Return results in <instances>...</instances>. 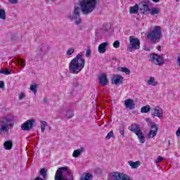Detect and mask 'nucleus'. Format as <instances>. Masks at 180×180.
<instances>
[{
  "instance_id": "nucleus-44",
  "label": "nucleus",
  "mask_w": 180,
  "mask_h": 180,
  "mask_svg": "<svg viewBox=\"0 0 180 180\" xmlns=\"http://www.w3.org/2000/svg\"><path fill=\"white\" fill-rule=\"evenodd\" d=\"M78 85H79V84L77 81L73 82V86H78Z\"/></svg>"
},
{
  "instance_id": "nucleus-1",
  "label": "nucleus",
  "mask_w": 180,
  "mask_h": 180,
  "mask_svg": "<svg viewBox=\"0 0 180 180\" xmlns=\"http://www.w3.org/2000/svg\"><path fill=\"white\" fill-rule=\"evenodd\" d=\"M80 8L75 6L73 11L69 14L68 18L75 20V25H80L82 22L81 19V11L83 15H89L94 12L98 5L99 0H79Z\"/></svg>"
},
{
  "instance_id": "nucleus-29",
  "label": "nucleus",
  "mask_w": 180,
  "mask_h": 180,
  "mask_svg": "<svg viewBox=\"0 0 180 180\" xmlns=\"http://www.w3.org/2000/svg\"><path fill=\"white\" fill-rule=\"evenodd\" d=\"M46 127H47V122L46 121H41V130L42 133H44Z\"/></svg>"
},
{
  "instance_id": "nucleus-49",
  "label": "nucleus",
  "mask_w": 180,
  "mask_h": 180,
  "mask_svg": "<svg viewBox=\"0 0 180 180\" xmlns=\"http://www.w3.org/2000/svg\"><path fill=\"white\" fill-rule=\"evenodd\" d=\"M152 130H155V128H152Z\"/></svg>"
},
{
  "instance_id": "nucleus-32",
  "label": "nucleus",
  "mask_w": 180,
  "mask_h": 180,
  "mask_svg": "<svg viewBox=\"0 0 180 180\" xmlns=\"http://www.w3.org/2000/svg\"><path fill=\"white\" fill-rule=\"evenodd\" d=\"M0 74H4V75H11V72L9 70H0Z\"/></svg>"
},
{
  "instance_id": "nucleus-22",
  "label": "nucleus",
  "mask_w": 180,
  "mask_h": 180,
  "mask_svg": "<svg viewBox=\"0 0 180 180\" xmlns=\"http://www.w3.org/2000/svg\"><path fill=\"white\" fill-rule=\"evenodd\" d=\"M129 165L131 167V168H139L140 167V162H133L131 160L128 161Z\"/></svg>"
},
{
  "instance_id": "nucleus-12",
  "label": "nucleus",
  "mask_w": 180,
  "mask_h": 180,
  "mask_svg": "<svg viewBox=\"0 0 180 180\" xmlns=\"http://www.w3.org/2000/svg\"><path fill=\"white\" fill-rule=\"evenodd\" d=\"M98 84L101 85V86H105L108 84H109V82L108 81V77L106 76V74L103 73L98 77Z\"/></svg>"
},
{
  "instance_id": "nucleus-23",
  "label": "nucleus",
  "mask_w": 180,
  "mask_h": 180,
  "mask_svg": "<svg viewBox=\"0 0 180 180\" xmlns=\"http://www.w3.org/2000/svg\"><path fill=\"white\" fill-rule=\"evenodd\" d=\"M39 175L42 176L43 179H47V169L46 168L41 169Z\"/></svg>"
},
{
  "instance_id": "nucleus-42",
  "label": "nucleus",
  "mask_w": 180,
  "mask_h": 180,
  "mask_svg": "<svg viewBox=\"0 0 180 180\" xmlns=\"http://www.w3.org/2000/svg\"><path fill=\"white\" fill-rule=\"evenodd\" d=\"M176 135L177 136V137L180 136V127L178 128V129L176 132Z\"/></svg>"
},
{
  "instance_id": "nucleus-5",
  "label": "nucleus",
  "mask_w": 180,
  "mask_h": 180,
  "mask_svg": "<svg viewBox=\"0 0 180 180\" xmlns=\"http://www.w3.org/2000/svg\"><path fill=\"white\" fill-rule=\"evenodd\" d=\"M13 127L12 120L8 117L0 119V134L9 132V129Z\"/></svg>"
},
{
  "instance_id": "nucleus-16",
  "label": "nucleus",
  "mask_w": 180,
  "mask_h": 180,
  "mask_svg": "<svg viewBox=\"0 0 180 180\" xmlns=\"http://www.w3.org/2000/svg\"><path fill=\"white\" fill-rule=\"evenodd\" d=\"M124 106L129 109H134V101L131 99H127L124 102Z\"/></svg>"
},
{
  "instance_id": "nucleus-33",
  "label": "nucleus",
  "mask_w": 180,
  "mask_h": 180,
  "mask_svg": "<svg viewBox=\"0 0 180 180\" xmlns=\"http://www.w3.org/2000/svg\"><path fill=\"white\" fill-rule=\"evenodd\" d=\"M160 13V9L158 8H153L150 11V14L154 15H158Z\"/></svg>"
},
{
  "instance_id": "nucleus-20",
  "label": "nucleus",
  "mask_w": 180,
  "mask_h": 180,
  "mask_svg": "<svg viewBox=\"0 0 180 180\" xmlns=\"http://www.w3.org/2000/svg\"><path fill=\"white\" fill-rule=\"evenodd\" d=\"M83 151H84V148H81L80 149L74 150L72 157H74V158H78V157L81 155V153H82Z\"/></svg>"
},
{
  "instance_id": "nucleus-15",
  "label": "nucleus",
  "mask_w": 180,
  "mask_h": 180,
  "mask_svg": "<svg viewBox=\"0 0 180 180\" xmlns=\"http://www.w3.org/2000/svg\"><path fill=\"white\" fill-rule=\"evenodd\" d=\"M108 46H109L108 42H103L101 44L98 46V53H100L101 54H103V53H106V47H108Z\"/></svg>"
},
{
  "instance_id": "nucleus-3",
  "label": "nucleus",
  "mask_w": 180,
  "mask_h": 180,
  "mask_svg": "<svg viewBox=\"0 0 180 180\" xmlns=\"http://www.w3.org/2000/svg\"><path fill=\"white\" fill-rule=\"evenodd\" d=\"M55 180H74V176L68 167H62L56 171Z\"/></svg>"
},
{
  "instance_id": "nucleus-40",
  "label": "nucleus",
  "mask_w": 180,
  "mask_h": 180,
  "mask_svg": "<svg viewBox=\"0 0 180 180\" xmlns=\"http://www.w3.org/2000/svg\"><path fill=\"white\" fill-rule=\"evenodd\" d=\"M164 160V158L159 156L157 159V160L155 161L156 164H158V162H161L162 160Z\"/></svg>"
},
{
  "instance_id": "nucleus-45",
  "label": "nucleus",
  "mask_w": 180,
  "mask_h": 180,
  "mask_svg": "<svg viewBox=\"0 0 180 180\" xmlns=\"http://www.w3.org/2000/svg\"><path fill=\"white\" fill-rule=\"evenodd\" d=\"M34 180H44V179L40 178L39 176L36 177Z\"/></svg>"
},
{
  "instance_id": "nucleus-10",
  "label": "nucleus",
  "mask_w": 180,
  "mask_h": 180,
  "mask_svg": "<svg viewBox=\"0 0 180 180\" xmlns=\"http://www.w3.org/2000/svg\"><path fill=\"white\" fill-rule=\"evenodd\" d=\"M151 129H155V130H150L148 134V139H153L157 136V132L158 131V125L155 122L150 123Z\"/></svg>"
},
{
  "instance_id": "nucleus-27",
  "label": "nucleus",
  "mask_w": 180,
  "mask_h": 180,
  "mask_svg": "<svg viewBox=\"0 0 180 180\" xmlns=\"http://www.w3.org/2000/svg\"><path fill=\"white\" fill-rule=\"evenodd\" d=\"M66 117L68 119H71L74 117V111H72V110H68L66 112Z\"/></svg>"
},
{
  "instance_id": "nucleus-25",
  "label": "nucleus",
  "mask_w": 180,
  "mask_h": 180,
  "mask_svg": "<svg viewBox=\"0 0 180 180\" xmlns=\"http://www.w3.org/2000/svg\"><path fill=\"white\" fill-rule=\"evenodd\" d=\"M16 63L18 65H20L21 67H22V68H25V65H26V64L25 63V60H23L20 58H18L16 59Z\"/></svg>"
},
{
  "instance_id": "nucleus-17",
  "label": "nucleus",
  "mask_w": 180,
  "mask_h": 180,
  "mask_svg": "<svg viewBox=\"0 0 180 180\" xmlns=\"http://www.w3.org/2000/svg\"><path fill=\"white\" fill-rule=\"evenodd\" d=\"M139 6L138 4H135L134 6H131L129 8V13L137 15L139 13Z\"/></svg>"
},
{
  "instance_id": "nucleus-48",
  "label": "nucleus",
  "mask_w": 180,
  "mask_h": 180,
  "mask_svg": "<svg viewBox=\"0 0 180 180\" xmlns=\"http://www.w3.org/2000/svg\"><path fill=\"white\" fill-rule=\"evenodd\" d=\"M158 50L160 51L161 50V46H158Z\"/></svg>"
},
{
  "instance_id": "nucleus-37",
  "label": "nucleus",
  "mask_w": 180,
  "mask_h": 180,
  "mask_svg": "<svg viewBox=\"0 0 180 180\" xmlns=\"http://www.w3.org/2000/svg\"><path fill=\"white\" fill-rule=\"evenodd\" d=\"M73 53H74V48H70L67 51L68 56H72Z\"/></svg>"
},
{
  "instance_id": "nucleus-18",
  "label": "nucleus",
  "mask_w": 180,
  "mask_h": 180,
  "mask_svg": "<svg viewBox=\"0 0 180 180\" xmlns=\"http://www.w3.org/2000/svg\"><path fill=\"white\" fill-rule=\"evenodd\" d=\"M94 176L91 173H84L79 180H92Z\"/></svg>"
},
{
  "instance_id": "nucleus-34",
  "label": "nucleus",
  "mask_w": 180,
  "mask_h": 180,
  "mask_svg": "<svg viewBox=\"0 0 180 180\" xmlns=\"http://www.w3.org/2000/svg\"><path fill=\"white\" fill-rule=\"evenodd\" d=\"M120 134L121 137H124V126L122 125L120 127Z\"/></svg>"
},
{
  "instance_id": "nucleus-28",
  "label": "nucleus",
  "mask_w": 180,
  "mask_h": 180,
  "mask_svg": "<svg viewBox=\"0 0 180 180\" xmlns=\"http://www.w3.org/2000/svg\"><path fill=\"white\" fill-rule=\"evenodd\" d=\"M148 85H152L153 86H155L157 85V83H155V79L154 77H150V79L148 81Z\"/></svg>"
},
{
  "instance_id": "nucleus-31",
  "label": "nucleus",
  "mask_w": 180,
  "mask_h": 180,
  "mask_svg": "<svg viewBox=\"0 0 180 180\" xmlns=\"http://www.w3.org/2000/svg\"><path fill=\"white\" fill-rule=\"evenodd\" d=\"M111 137H115V134L113 133V131H110L107 136H105V140H110Z\"/></svg>"
},
{
  "instance_id": "nucleus-41",
  "label": "nucleus",
  "mask_w": 180,
  "mask_h": 180,
  "mask_svg": "<svg viewBox=\"0 0 180 180\" xmlns=\"http://www.w3.org/2000/svg\"><path fill=\"white\" fill-rule=\"evenodd\" d=\"M25 93H21L20 95H19V99L20 101H22V99H23L25 98Z\"/></svg>"
},
{
  "instance_id": "nucleus-21",
  "label": "nucleus",
  "mask_w": 180,
  "mask_h": 180,
  "mask_svg": "<svg viewBox=\"0 0 180 180\" xmlns=\"http://www.w3.org/2000/svg\"><path fill=\"white\" fill-rule=\"evenodd\" d=\"M49 45L46 44H42L41 45V46L39 47V51L41 53H47V51H49Z\"/></svg>"
},
{
  "instance_id": "nucleus-39",
  "label": "nucleus",
  "mask_w": 180,
  "mask_h": 180,
  "mask_svg": "<svg viewBox=\"0 0 180 180\" xmlns=\"http://www.w3.org/2000/svg\"><path fill=\"white\" fill-rule=\"evenodd\" d=\"M4 88H5V82L0 81V89H4Z\"/></svg>"
},
{
  "instance_id": "nucleus-35",
  "label": "nucleus",
  "mask_w": 180,
  "mask_h": 180,
  "mask_svg": "<svg viewBox=\"0 0 180 180\" xmlns=\"http://www.w3.org/2000/svg\"><path fill=\"white\" fill-rule=\"evenodd\" d=\"M121 71H122V72H125L127 75H129L130 74V70H129L127 68H121Z\"/></svg>"
},
{
  "instance_id": "nucleus-19",
  "label": "nucleus",
  "mask_w": 180,
  "mask_h": 180,
  "mask_svg": "<svg viewBox=\"0 0 180 180\" xmlns=\"http://www.w3.org/2000/svg\"><path fill=\"white\" fill-rule=\"evenodd\" d=\"M4 147L5 150H12V147H13V143H12V141H7L4 143Z\"/></svg>"
},
{
  "instance_id": "nucleus-8",
  "label": "nucleus",
  "mask_w": 180,
  "mask_h": 180,
  "mask_svg": "<svg viewBox=\"0 0 180 180\" xmlns=\"http://www.w3.org/2000/svg\"><path fill=\"white\" fill-rule=\"evenodd\" d=\"M150 61L155 65H162L164 64V57L157 53H151L150 55Z\"/></svg>"
},
{
  "instance_id": "nucleus-43",
  "label": "nucleus",
  "mask_w": 180,
  "mask_h": 180,
  "mask_svg": "<svg viewBox=\"0 0 180 180\" xmlns=\"http://www.w3.org/2000/svg\"><path fill=\"white\" fill-rule=\"evenodd\" d=\"M11 4H18V0H8Z\"/></svg>"
},
{
  "instance_id": "nucleus-4",
  "label": "nucleus",
  "mask_w": 180,
  "mask_h": 180,
  "mask_svg": "<svg viewBox=\"0 0 180 180\" xmlns=\"http://www.w3.org/2000/svg\"><path fill=\"white\" fill-rule=\"evenodd\" d=\"M161 36H162L161 27L160 26H155L152 31L147 34L146 37L152 43H157L161 40Z\"/></svg>"
},
{
  "instance_id": "nucleus-36",
  "label": "nucleus",
  "mask_w": 180,
  "mask_h": 180,
  "mask_svg": "<svg viewBox=\"0 0 180 180\" xmlns=\"http://www.w3.org/2000/svg\"><path fill=\"white\" fill-rule=\"evenodd\" d=\"M113 47H115V49H119V47H120V42L119 41H115L113 43Z\"/></svg>"
},
{
  "instance_id": "nucleus-46",
  "label": "nucleus",
  "mask_w": 180,
  "mask_h": 180,
  "mask_svg": "<svg viewBox=\"0 0 180 180\" xmlns=\"http://www.w3.org/2000/svg\"><path fill=\"white\" fill-rule=\"evenodd\" d=\"M44 103H47L48 101L46 98H43Z\"/></svg>"
},
{
  "instance_id": "nucleus-26",
  "label": "nucleus",
  "mask_w": 180,
  "mask_h": 180,
  "mask_svg": "<svg viewBox=\"0 0 180 180\" xmlns=\"http://www.w3.org/2000/svg\"><path fill=\"white\" fill-rule=\"evenodd\" d=\"M0 19L5 20L6 19V12H5L4 9H0Z\"/></svg>"
},
{
  "instance_id": "nucleus-2",
  "label": "nucleus",
  "mask_w": 180,
  "mask_h": 180,
  "mask_svg": "<svg viewBox=\"0 0 180 180\" xmlns=\"http://www.w3.org/2000/svg\"><path fill=\"white\" fill-rule=\"evenodd\" d=\"M85 67V58H82V55L77 54L69 64V72L70 74H79L82 69Z\"/></svg>"
},
{
  "instance_id": "nucleus-6",
  "label": "nucleus",
  "mask_w": 180,
  "mask_h": 180,
  "mask_svg": "<svg viewBox=\"0 0 180 180\" xmlns=\"http://www.w3.org/2000/svg\"><path fill=\"white\" fill-rule=\"evenodd\" d=\"M129 130L137 136L140 143L142 144L146 143V136H144V134H143V131H141L140 125L136 123L132 124L130 127H129Z\"/></svg>"
},
{
  "instance_id": "nucleus-9",
  "label": "nucleus",
  "mask_w": 180,
  "mask_h": 180,
  "mask_svg": "<svg viewBox=\"0 0 180 180\" xmlns=\"http://www.w3.org/2000/svg\"><path fill=\"white\" fill-rule=\"evenodd\" d=\"M35 124L36 120L34 119L28 120L22 124L21 129L22 130H24V131H29L30 130H32L33 127H34Z\"/></svg>"
},
{
  "instance_id": "nucleus-13",
  "label": "nucleus",
  "mask_w": 180,
  "mask_h": 180,
  "mask_svg": "<svg viewBox=\"0 0 180 180\" xmlns=\"http://www.w3.org/2000/svg\"><path fill=\"white\" fill-rule=\"evenodd\" d=\"M151 113L153 116L156 117H162V109H161L160 106H157L155 109H153Z\"/></svg>"
},
{
  "instance_id": "nucleus-50",
  "label": "nucleus",
  "mask_w": 180,
  "mask_h": 180,
  "mask_svg": "<svg viewBox=\"0 0 180 180\" xmlns=\"http://www.w3.org/2000/svg\"><path fill=\"white\" fill-rule=\"evenodd\" d=\"M178 2V0H176Z\"/></svg>"
},
{
  "instance_id": "nucleus-38",
  "label": "nucleus",
  "mask_w": 180,
  "mask_h": 180,
  "mask_svg": "<svg viewBox=\"0 0 180 180\" xmlns=\"http://www.w3.org/2000/svg\"><path fill=\"white\" fill-rule=\"evenodd\" d=\"M91 54H92L91 49H87L86 51V57H87V58L91 57Z\"/></svg>"
},
{
  "instance_id": "nucleus-30",
  "label": "nucleus",
  "mask_w": 180,
  "mask_h": 180,
  "mask_svg": "<svg viewBox=\"0 0 180 180\" xmlns=\"http://www.w3.org/2000/svg\"><path fill=\"white\" fill-rule=\"evenodd\" d=\"M30 91H32L34 95H36L37 94V84H32L30 86Z\"/></svg>"
},
{
  "instance_id": "nucleus-7",
  "label": "nucleus",
  "mask_w": 180,
  "mask_h": 180,
  "mask_svg": "<svg viewBox=\"0 0 180 180\" xmlns=\"http://www.w3.org/2000/svg\"><path fill=\"white\" fill-rule=\"evenodd\" d=\"M140 49V39L134 38L133 36L129 37V44L127 46V50L131 53L134 50Z\"/></svg>"
},
{
  "instance_id": "nucleus-14",
  "label": "nucleus",
  "mask_w": 180,
  "mask_h": 180,
  "mask_svg": "<svg viewBox=\"0 0 180 180\" xmlns=\"http://www.w3.org/2000/svg\"><path fill=\"white\" fill-rule=\"evenodd\" d=\"M112 84L118 85V84H123V77L120 75H115L112 77Z\"/></svg>"
},
{
  "instance_id": "nucleus-47",
  "label": "nucleus",
  "mask_w": 180,
  "mask_h": 180,
  "mask_svg": "<svg viewBox=\"0 0 180 180\" xmlns=\"http://www.w3.org/2000/svg\"><path fill=\"white\" fill-rule=\"evenodd\" d=\"M152 1H153V2H155L156 4L160 2V0H152Z\"/></svg>"
},
{
  "instance_id": "nucleus-24",
  "label": "nucleus",
  "mask_w": 180,
  "mask_h": 180,
  "mask_svg": "<svg viewBox=\"0 0 180 180\" xmlns=\"http://www.w3.org/2000/svg\"><path fill=\"white\" fill-rule=\"evenodd\" d=\"M150 110H151V107L149 105L143 106L141 108V113H148Z\"/></svg>"
},
{
  "instance_id": "nucleus-11",
  "label": "nucleus",
  "mask_w": 180,
  "mask_h": 180,
  "mask_svg": "<svg viewBox=\"0 0 180 180\" xmlns=\"http://www.w3.org/2000/svg\"><path fill=\"white\" fill-rule=\"evenodd\" d=\"M139 11H141L142 13L150 12V7L147 4V2L142 1L139 4Z\"/></svg>"
}]
</instances>
